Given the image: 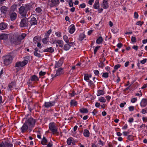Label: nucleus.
Here are the masks:
<instances>
[{
	"label": "nucleus",
	"instance_id": "0e129e2a",
	"mask_svg": "<svg viewBox=\"0 0 147 147\" xmlns=\"http://www.w3.org/2000/svg\"><path fill=\"white\" fill-rule=\"evenodd\" d=\"M94 2V0H89L88 2V3L89 4L91 5Z\"/></svg>",
	"mask_w": 147,
	"mask_h": 147
},
{
	"label": "nucleus",
	"instance_id": "052dcab7",
	"mask_svg": "<svg viewBox=\"0 0 147 147\" xmlns=\"http://www.w3.org/2000/svg\"><path fill=\"white\" fill-rule=\"evenodd\" d=\"M126 104V102L121 103L120 104L119 106L123 108L124 107V105Z\"/></svg>",
	"mask_w": 147,
	"mask_h": 147
},
{
	"label": "nucleus",
	"instance_id": "58836bf2",
	"mask_svg": "<svg viewBox=\"0 0 147 147\" xmlns=\"http://www.w3.org/2000/svg\"><path fill=\"white\" fill-rule=\"evenodd\" d=\"M20 5L19 4H18L17 5L14 4L11 7V9H16L17 7L18 8H19L20 7Z\"/></svg>",
	"mask_w": 147,
	"mask_h": 147
},
{
	"label": "nucleus",
	"instance_id": "09e8293b",
	"mask_svg": "<svg viewBox=\"0 0 147 147\" xmlns=\"http://www.w3.org/2000/svg\"><path fill=\"white\" fill-rule=\"evenodd\" d=\"M127 138L129 140L133 141L134 140L133 136L132 135L128 136Z\"/></svg>",
	"mask_w": 147,
	"mask_h": 147
},
{
	"label": "nucleus",
	"instance_id": "423d86ee",
	"mask_svg": "<svg viewBox=\"0 0 147 147\" xmlns=\"http://www.w3.org/2000/svg\"><path fill=\"white\" fill-rule=\"evenodd\" d=\"M55 103V101L45 102L44 104V106L46 108H49L54 106Z\"/></svg>",
	"mask_w": 147,
	"mask_h": 147
},
{
	"label": "nucleus",
	"instance_id": "5fc2aeb1",
	"mask_svg": "<svg viewBox=\"0 0 147 147\" xmlns=\"http://www.w3.org/2000/svg\"><path fill=\"white\" fill-rule=\"evenodd\" d=\"M86 7V5L84 3H83L81 4L79 7L80 8H84Z\"/></svg>",
	"mask_w": 147,
	"mask_h": 147
},
{
	"label": "nucleus",
	"instance_id": "5701e85b",
	"mask_svg": "<svg viewBox=\"0 0 147 147\" xmlns=\"http://www.w3.org/2000/svg\"><path fill=\"white\" fill-rule=\"evenodd\" d=\"M43 51L44 52L53 53L54 51V49L53 48L50 47L44 49Z\"/></svg>",
	"mask_w": 147,
	"mask_h": 147
},
{
	"label": "nucleus",
	"instance_id": "a18cd8bd",
	"mask_svg": "<svg viewBox=\"0 0 147 147\" xmlns=\"http://www.w3.org/2000/svg\"><path fill=\"white\" fill-rule=\"evenodd\" d=\"M112 32L114 33H116L118 31V30L116 28H114L111 30Z\"/></svg>",
	"mask_w": 147,
	"mask_h": 147
},
{
	"label": "nucleus",
	"instance_id": "7ed1b4c3",
	"mask_svg": "<svg viewBox=\"0 0 147 147\" xmlns=\"http://www.w3.org/2000/svg\"><path fill=\"white\" fill-rule=\"evenodd\" d=\"M49 130L54 134H57V128L56 126L54 123H51L49 124Z\"/></svg>",
	"mask_w": 147,
	"mask_h": 147
},
{
	"label": "nucleus",
	"instance_id": "9b49d317",
	"mask_svg": "<svg viewBox=\"0 0 147 147\" xmlns=\"http://www.w3.org/2000/svg\"><path fill=\"white\" fill-rule=\"evenodd\" d=\"M59 3V0H52L50 4L51 7H53L58 5Z\"/></svg>",
	"mask_w": 147,
	"mask_h": 147
},
{
	"label": "nucleus",
	"instance_id": "f3484780",
	"mask_svg": "<svg viewBox=\"0 0 147 147\" xmlns=\"http://www.w3.org/2000/svg\"><path fill=\"white\" fill-rule=\"evenodd\" d=\"M63 63V61L62 60H59L57 62H56L55 64V67L57 68L61 66Z\"/></svg>",
	"mask_w": 147,
	"mask_h": 147
},
{
	"label": "nucleus",
	"instance_id": "79ce46f5",
	"mask_svg": "<svg viewBox=\"0 0 147 147\" xmlns=\"http://www.w3.org/2000/svg\"><path fill=\"white\" fill-rule=\"evenodd\" d=\"M48 38L45 37L42 39V42L44 44H46L48 41Z\"/></svg>",
	"mask_w": 147,
	"mask_h": 147
},
{
	"label": "nucleus",
	"instance_id": "49530a36",
	"mask_svg": "<svg viewBox=\"0 0 147 147\" xmlns=\"http://www.w3.org/2000/svg\"><path fill=\"white\" fill-rule=\"evenodd\" d=\"M56 35L58 37H61V33L60 32H57L55 33Z\"/></svg>",
	"mask_w": 147,
	"mask_h": 147
},
{
	"label": "nucleus",
	"instance_id": "4468645a",
	"mask_svg": "<svg viewBox=\"0 0 147 147\" xmlns=\"http://www.w3.org/2000/svg\"><path fill=\"white\" fill-rule=\"evenodd\" d=\"M53 43H58L59 44V46L62 47L63 46V42L62 40H56L53 42Z\"/></svg>",
	"mask_w": 147,
	"mask_h": 147
},
{
	"label": "nucleus",
	"instance_id": "cd10ccee",
	"mask_svg": "<svg viewBox=\"0 0 147 147\" xmlns=\"http://www.w3.org/2000/svg\"><path fill=\"white\" fill-rule=\"evenodd\" d=\"M15 84L13 82L11 83L8 86V90H11L12 88L14 87Z\"/></svg>",
	"mask_w": 147,
	"mask_h": 147
},
{
	"label": "nucleus",
	"instance_id": "f8f14e48",
	"mask_svg": "<svg viewBox=\"0 0 147 147\" xmlns=\"http://www.w3.org/2000/svg\"><path fill=\"white\" fill-rule=\"evenodd\" d=\"M19 13L22 17L26 16L27 14V10H19Z\"/></svg>",
	"mask_w": 147,
	"mask_h": 147
},
{
	"label": "nucleus",
	"instance_id": "b1692460",
	"mask_svg": "<svg viewBox=\"0 0 147 147\" xmlns=\"http://www.w3.org/2000/svg\"><path fill=\"white\" fill-rule=\"evenodd\" d=\"M26 36V34L25 33H23L21 35L19 36L17 39L19 41H20L21 40L23 39Z\"/></svg>",
	"mask_w": 147,
	"mask_h": 147
},
{
	"label": "nucleus",
	"instance_id": "393cba45",
	"mask_svg": "<svg viewBox=\"0 0 147 147\" xmlns=\"http://www.w3.org/2000/svg\"><path fill=\"white\" fill-rule=\"evenodd\" d=\"M83 134L85 137H88L90 135L89 131L87 129H84V131Z\"/></svg>",
	"mask_w": 147,
	"mask_h": 147
},
{
	"label": "nucleus",
	"instance_id": "c85d7f7f",
	"mask_svg": "<svg viewBox=\"0 0 147 147\" xmlns=\"http://www.w3.org/2000/svg\"><path fill=\"white\" fill-rule=\"evenodd\" d=\"M70 47V45L68 43H67L64 45V49L65 51H67L69 49Z\"/></svg>",
	"mask_w": 147,
	"mask_h": 147
},
{
	"label": "nucleus",
	"instance_id": "c03bdc74",
	"mask_svg": "<svg viewBox=\"0 0 147 147\" xmlns=\"http://www.w3.org/2000/svg\"><path fill=\"white\" fill-rule=\"evenodd\" d=\"M98 65L99 67H100L101 68H102L105 66V64L103 62H100V63H99Z\"/></svg>",
	"mask_w": 147,
	"mask_h": 147
},
{
	"label": "nucleus",
	"instance_id": "864d4df0",
	"mask_svg": "<svg viewBox=\"0 0 147 147\" xmlns=\"http://www.w3.org/2000/svg\"><path fill=\"white\" fill-rule=\"evenodd\" d=\"M129 110L130 111H134V107L133 106H131L128 107Z\"/></svg>",
	"mask_w": 147,
	"mask_h": 147
},
{
	"label": "nucleus",
	"instance_id": "7c9ffc66",
	"mask_svg": "<svg viewBox=\"0 0 147 147\" xmlns=\"http://www.w3.org/2000/svg\"><path fill=\"white\" fill-rule=\"evenodd\" d=\"M105 93V92L102 90H98L97 96H99L100 95H103Z\"/></svg>",
	"mask_w": 147,
	"mask_h": 147
},
{
	"label": "nucleus",
	"instance_id": "0eeeda50",
	"mask_svg": "<svg viewBox=\"0 0 147 147\" xmlns=\"http://www.w3.org/2000/svg\"><path fill=\"white\" fill-rule=\"evenodd\" d=\"M63 73V69L61 68H60L58 69L56 71V74L54 75L52 74L51 76L53 78L55 77L56 76L62 74Z\"/></svg>",
	"mask_w": 147,
	"mask_h": 147
},
{
	"label": "nucleus",
	"instance_id": "a211bd4d",
	"mask_svg": "<svg viewBox=\"0 0 147 147\" xmlns=\"http://www.w3.org/2000/svg\"><path fill=\"white\" fill-rule=\"evenodd\" d=\"M8 37V34H3L0 35V40H6Z\"/></svg>",
	"mask_w": 147,
	"mask_h": 147
},
{
	"label": "nucleus",
	"instance_id": "680f3d73",
	"mask_svg": "<svg viewBox=\"0 0 147 147\" xmlns=\"http://www.w3.org/2000/svg\"><path fill=\"white\" fill-rule=\"evenodd\" d=\"M146 59H144L143 60L140 61V63L142 64H144L146 62Z\"/></svg>",
	"mask_w": 147,
	"mask_h": 147
},
{
	"label": "nucleus",
	"instance_id": "8fccbe9b",
	"mask_svg": "<svg viewBox=\"0 0 147 147\" xmlns=\"http://www.w3.org/2000/svg\"><path fill=\"white\" fill-rule=\"evenodd\" d=\"M34 54L35 56L37 57H40L41 56V55L40 54L38 53L37 52H36V51L34 52Z\"/></svg>",
	"mask_w": 147,
	"mask_h": 147
},
{
	"label": "nucleus",
	"instance_id": "6e6552de",
	"mask_svg": "<svg viewBox=\"0 0 147 147\" xmlns=\"http://www.w3.org/2000/svg\"><path fill=\"white\" fill-rule=\"evenodd\" d=\"M33 6L30 5L28 4H26L24 5L21 6L19 9H33Z\"/></svg>",
	"mask_w": 147,
	"mask_h": 147
},
{
	"label": "nucleus",
	"instance_id": "c9c22d12",
	"mask_svg": "<svg viewBox=\"0 0 147 147\" xmlns=\"http://www.w3.org/2000/svg\"><path fill=\"white\" fill-rule=\"evenodd\" d=\"M12 144L7 142L4 143V147H12Z\"/></svg>",
	"mask_w": 147,
	"mask_h": 147
},
{
	"label": "nucleus",
	"instance_id": "e433bc0d",
	"mask_svg": "<svg viewBox=\"0 0 147 147\" xmlns=\"http://www.w3.org/2000/svg\"><path fill=\"white\" fill-rule=\"evenodd\" d=\"M85 37V35L84 34H81L79 36V40L81 41L84 39Z\"/></svg>",
	"mask_w": 147,
	"mask_h": 147
},
{
	"label": "nucleus",
	"instance_id": "2eb2a0df",
	"mask_svg": "<svg viewBox=\"0 0 147 147\" xmlns=\"http://www.w3.org/2000/svg\"><path fill=\"white\" fill-rule=\"evenodd\" d=\"M9 14L11 21H13L16 20L17 17V14L16 13L10 12Z\"/></svg>",
	"mask_w": 147,
	"mask_h": 147
},
{
	"label": "nucleus",
	"instance_id": "6ab92c4d",
	"mask_svg": "<svg viewBox=\"0 0 147 147\" xmlns=\"http://www.w3.org/2000/svg\"><path fill=\"white\" fill-rule=\"evenodd\" d=\"M69 32L71 34H73L75 30V27L74 25L72 24L69 27Z\"/></svg>",
	"mask_w": 147,
	"mask_h": 147
},
{
	"label": "nucleus",
	"instance_id": "f257e3e1",
	"mask_svg": "<svg viewBox=\"0 0 147 147\" xmlns=\"http://www.w3.org/2000/svg\"><path fill=\"white\" fill-rule=\"evenodd\" d=\"M4 63L5 65H7L11 63L13 60L12 56L9 55L3 56V57Z\"/></svg>",
	"mask_w": 147,
	"mask_h": 147
},
{
	"label": "nucleus",
	"instance_id": "69168bd1",
	"mask_svg": "<svg viewBox=\"0 0 147 147\" xmlns=\"http://www.w3.org/2000/svg\"><path fill=\"white\" fill-rule=\"evenodd\" d=\"M132 48L136 51H137L138 48V47L137 46L134 45L132 47Z\"/></svg>",
	"mask_w": 147,
	"mask_h": 147
},
{
	"label": "nucleus",
	"instance_id": "13d9d810",
	"mask_svg": "<svg viewBox=\"0 0 147 147\" xmlns=\"http://www.w3.org/2000/svg\"><path fill=\"white\" fill-rule=\"evenodd\" d=\"M94 74L96 75H98L99 74V71L98 70H95L94 71Z\"/></svg>",
	"mask_w": 147,
	"mask_h": 147
},
{
	"label": "nucleus",
	"instance_id": "bb28decb",
	"mask_svg": "<svg viewBox=\"0 0 147 147\" xmlns=\"http://www.w3.org/2000/svg\"><path fill=\"white\" fill-rule=\"evenodd\" d=\"M31 80L32 81H34L38 80V77L36 75H34L31 77Z\"/></svg>",
	"mask_w": 147,
	"mask_h": 147
},
{
	"label": "nucleus",
	"instance_id": "4d7b16f0",
	"mask_svg": "<svg viewBox=\"0 0 147 147\" xmlns=\"http://www.w3.org/2000/svg\"><path fill=\"white\" fill-rule=\"evenodd\" d=\"M121 66V65L119 64L116 65L115 66L114 68L115 70L119 68Z\"/></svg>",
	"mask_w": 147,
	"mask_h": 147
},
{
	"label": "nucleus",
	"instance_id": "f704fd0d",
	"mask_svg": "<svg viewBox=\"0 0 147 147\" xmlns=\"http://www.w3.org/2000/svg\"><path fill=\"white\" fill-rule=\"evenodd\" d=\"M40 39V37L39 36H36L34 37L33 38V41L35 43L38 41Z\"/></svg>",
	"mask_w": 147,
	"mask_h": 147
},
{
	"label": "nucleus",
	"instance_id": "ea45409f",
	"mask_svg": "<svg viewBox=\"0 0 147 147\" xmlns=\"http://www.w3.org/2000/svg\"><path fill=\"white\" fill-rule=\"evenodd\" d=\"M51 32L52 30H51V29H50L45 34V36H46V37L48 38L50 34L51 33Z\"/></svg>",
	"mask_w": 147,
	"mask_h": 147
},
{
	"label": "nucleus",
	"instance_id": "39448f33",
	"mask_svg": "<svg viewBox=\"0 0 147 147\" xmlns=\"http://www.w3.org/2000/svg\"><path fill=\"white\" fill-rule=\"evenodd\" d=\"M35 120L33 118L31 117L29 118L25 122L27 123V124L29 126V128L34 127L35 125Z\"/></svg>",
	"mask_w": 147,
	"mask_h": 147
},
{
	"label": "nucleus",
	"instance_id": "473e14b6",
	"mask_svg": "<svg viewBox=\"0 0 147 147\" xmlns=\"http://www.w3.org/2000/svg\"><path fill=\"white\" fill-rule=\"evenodd\" d=\"M70 103L71 106H75L77 104V102L74 100H71Z\"/></svg>",
	"mask_w": 147,
	"mask_h": 147
},
{
	"label": "nucleus",
	"instance_id": "4be33fe9",
	"mask_svg": "<svg viewBox=\"0 0 147 147\" xmlns=\"http://www.w3.org/2000/svg\"><path fill=\"white\" fill-rule=\"evenodd\" d=\"M67 142L68 145H70L71 143H72L73 145L75 144V142L74 141V139L72 138H69L67 140Z\"/></svg>",
	"mask_w": 147,
	"mask_h": 147
},
{
	"label": "nucleus",
	"instance_id": "4c0bfd02",
	"mask_svg": "<svg viewBox=\"0 0 147 147\" xmlns=\"http://www.w3.org/2000/svg\"><path fill=\"white\" fill-rule=\"evenodd\" d=\"M63 39L67 43H69V40L68 37L66 35H64L63 36Z\"/></svg>",
	"mask_w": 147,
	"mask_h": 147
},
{
	"label": "nucleus",
	"instance_id": "f03ea898",
	"mask_svg": "<svg viewBox=\"0 0 147 147\" xmlns=\"http://www.w3.org/2000/svg\"><path fill=\"white\" fill-rule=\"evenodd\" d=\"M30 59L29 57H25V59L22 62L19 61L16 62V67H23L26 65L28 62V60Z\"/></svg>",
	"mask_w": 147,
	"mask_h": 147
},
{
	"label": "nucleus",
	"instance_id": "e2e57ef3",
	"mask_svg": "<svg viewBox=\"0 0 147 147\" xmlns=\"http://www.w3.org/2000/svg\"><path fill=\"white\" fill-rule=\"evenodd\" d=\"M46 74L45 72H43L42 71H40L39 73V74L40 76H43L44 75Z\"/></svg>",
	"mask_w": 147,
	"mask_h": 147
},
{
	"label": "nucleus",
	"instance_id": "bf43d9fd",
	"mask_svg": "<svg viewBox=\"0 0 147 147\" xmlns=\"http://www.w3.org/2000/svg\"><path fill=\"white\" fill-rule=\"evenodd\" d=\"M69 3V4L70 6V7H72L73 5V3L72 2V0H71L70 1H68Z\"/></svg>",
	"mask_w": 147,
	"mask_h": 147
},
{
	"label": "nucleus",
	"instance_id": "9d476101",
	"mask_svg": "<svg viewBox=\"0 0 147 147\" xmlns=\"http://www.w3.org/2000/svg\"><path fill=\"white\" fill-rule=\"evenodd\" d=\"M31 26L36 25L37 23V21L36 18L34 17L31 16L30 20L29 21Z\"/></svg>",
	"mask_w": 147,
	"mask_h": 147
},
{
	"label": "nucleus",
	"instance_id": "a19ab883",
	"mask_svg": "<svg viewBox=\"0 0 147 147\" xmlns=\"http://www.w3.org/2000/svg\"><path fill=\"white\" fill-rule=\"evenodd\" d=\"M99 100L102 102H105L106 101V100L103 97H100L99 98Z\"/></svg>",
	"mask_w": 147,
	"mask_h": 147
},
{
	"label": "nucleus",
	"instance_id": "1a4fd4ad",
	"mask_svg": "<svg viewBox=\"0 0 147 147\" xmlns=\"http://www.w3.org/2000/svg\"><path fill=\"white\" fill-rule=\"evenodd\" d=\"M29 127L27 124V123L25 122L21 128L22 132L23 133L26 132Z\"/></svg>",
	"mask_w": 147,
	"mask_h": 147
},
{
	"label": "nucleus",
	"instance_id": "ddd939ff",
	"mask_svg": "<svg viewBox=\"0 0 147 147\" xmlns=\"http://www.w3.org/2000/svg\"><path fill=\"white\" fill-rule=\"evenodd\" d=\"M140 104L142 107H145L147 105V99L146 98L142 99L140 102Z\"/></svg>",
	"mask_w": 147,
	"mask_h": 147
},
{
	"label": "nucleus",
	"instance_id": "20e7f679",
	"mask_svg": "<svg viewBox=\"0 0 147 147\" xmlns=\"http://www.w3.org/2000/svg\"><path fill=\"white\" fill-rule=\"evenodd\" d=\"M20 26L21 28H28V19L26 18H24L21 20Z\"/></svg>",
	"mask_w": 147,
	"mask_h": 147
},
{
	"label": "nucleus",
	"instance_id": "3c124183",
	"mask_svg": "<svg viewBox=\"0 0 147 147\" xmlns=\"http://www.w3.org/2000/svg\"><path fill=\"white\" fill-rule=\"evenodd\" d=\"M102 77L105 78H108V73L107 72L104 73L102 75Z\"/></svg>",
	"mask_w": 147,
	"mask_h": 147
},
{
	"label": "nucleus",
	"instance_id": "6e6d98bb",
	"mask_svg": "<svg viewBox=\"0 0 147 147\" xmlns=\"http://www.w3.org/2000/svg\"><path fill=\"white\" fill-rule=\"evenodd\" d=\"M143 22H141L140 21H138L136 23V24L138 25L142 26L143 24Z\"/></svg>",
	"mask_w": 147,
	"mask_h": 147
},
{
	"label": "nucleus",
	"instance_id": "37998d69",
	"mask_svg": "<svg viewBox=\"0 0 147 147\" xmlns=\"http://www.w3.org/2000/svg\"><path fill=\"white\" fill-rule=\"evenodd\" d=\"M131 41L133 43L136 42V38L135 36H132L131 38Z\"/></svg>",
	"mask_w": 147,
	"mask_h": 147
},
{
	"label": "nucleus",
	"instance_id": "774afa93",
	"mask_svg": "<svg viewBox=\"0 0 147 147\" xmlns=\"http://www.w3.org/2000/svg\"><path fill=\"white\" fill-rule=\"evenodd\" d=\"M122 46V44L121 43H118L117 45V47L119 48L121 47Z\"/></svg>",
	"mask_w": 147,
	"mask_h": 147
},
{
	"label": "nucleus",
	"instance_id": "338daca9",
	"mask_svg": "<svg viewBox=\"0 0 147 147\" xmlns=\"http://www.w3.org/2000/svg\"><path fill=\"white\" fill-rule=\"evenodd\" d=\"M134 18H138V15L137 13L136 12H135L134 13Z\"/></svg>",
	"mask_w": 147,
	"mask_h": 147
},
{
	"label": "nucleus",
	"instance_id": "c756f323",
	"mask_svg": "<svg viewBox=\"0 0 147 147\" xmlns=\"http://www.w3.org/2000/svg\"><path fill=\"white\" fill-rule=\"evenodd\" d=\"M103 41V39L102 37L100 36L96 40V43L98 44H100L102 43Z\"/></svg>",
	"mask_w": 147,
	"mask_h": 147
},
{
	"label": "nucleus",
	"instance_id": "de8ad7c7",
	"mask_svg": "<svg viewBox=\"0 0 147 147\" xmlns=\"http://www.w3.org/2000/svg\"><path fill=\"white\" fill-rule=\"evenodd\" d=\"M100 46H98L95 47L94 50V54L96 53L97 50L100 48Z\"/></svg>",
	"mask_w": 147,
	"mask_h": 147
},
{
	"label": "nucleus",
	"instance_id": "603ef678",
	"mask_svg": "<svg viewBox=\"0 0 147 147\" xmlns=\"http://www.w3.org/2000/svg\"><path fill=\"white\" fill-rule=\"evenodd\" d=\"M137 100V99L136 98H132L131 100V102L132 103H134L136 102Z\"/></svg>",
	"mask_w": 147,
	"mask_h": 147
},
{
	"label": "nucleus",
	"instance_id": "2f4dec72",
	"mask_svg": "<svg viewBox=\"0 0 147 147\" xmlns=\"http://www.w3.org/2000/svg\"><path fill=\"white\" fill-rule=\"evenodd\" d=\"M47 140L45 137H43L41 141V143L43 145H45L47 142Z\"/></svg>",
	"mask_w": 147,
	"mask_h": 147
},
{
	"label": "nucleus",
	"instance_id": "aec40b11",
	"mask_svg": "<svg viewBox=\"0 0 147 147\" xmlns=\"http://www.w3.org/2000/svg\"><path fill=\"white\" fill-rule=\"evenodd\" d=\"M7 24L4 23H2L0 24V29L1 30H3L7 28Z\"/></svg>",
	"mask_w": 147,
	"mask_h": 147
},
{
	"label": "nucleus",
	"instance_id": "412c9836",
	"mask_svg": "<svg viewBox=\"0 0 147 147\" xmlns=\"http://www.w3.org/2000/svg\"><path fill=\"white\" fill-rule=\"evenodd\" d=\"M99 7V3L98 0L95 1L93 5V7L94 9H98Z\"/></svg>",
	"mask_w": 147,
	"mask_h": 147
},
{
	"label": "nucleus",
	"instance_id": "72a5a7b5",
	"mask_svg": "<svg viewBox=\"0 0 147 147\" xmlns=\"http://www.w3.org/2000/svg\"><path fill=\"white\" fill-rule=\"evenodd\" d=\"M80 111L82 113H86L88 111L86 108H82L80 109Z\"/></svg>",
	"mask_w": 147,
	"mask_h": 147
},
{
	"label": "nucleus",
	"instance_id": "dca6fc26",
	"mask_svg": "<svg viewBox=\"0 0 147 147\" xmlns=\"http://www.w3.org/2000/svg\"><path fill=\"white\" fill-rule=\"evenodd\" d=\"M108 0H103L102 4V7L104 9H107L109 8V5L107 2Z\"/></svg>",
	"mask_w": 147,
	"mask_h": 147
},
{
	"label": "nucleus",
	"instance_id": "a878e982",
	"mask_svg": "<svg viewBox=\"0 0 147 147\" xmlns=\"http://www.w3.org/2000/svg\"><path fill=\"white\" fill-rule=\"evenodd\" d=\"M91 77V75H88L87 74H85L84 75V79L86 81L89 80V78Z\"/></svg>",
	"mask_w": 147,
	"mask_h": 147
}]
</instances>
